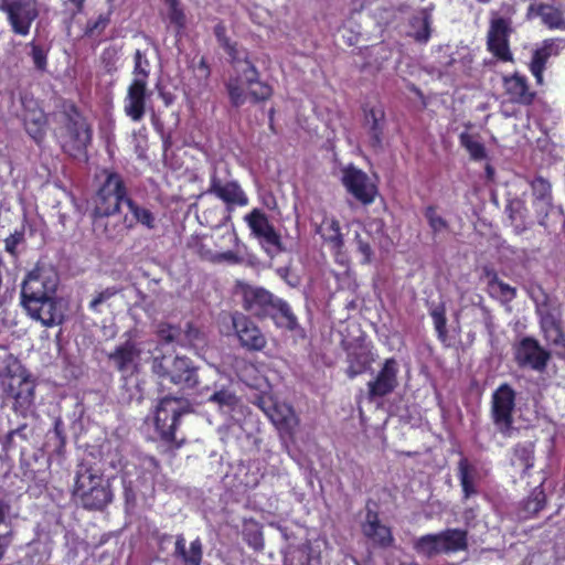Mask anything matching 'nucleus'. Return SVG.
Here are the masks:
<instances>
[{"mask_svg":"<svg viewBox=\"0 0 565 565\" xmlns=\"http://www.w3.org/2000/svg\"><path fill=\"white\" fill-rule=\"evenodd\" d=\"M231 58L235 71L239 70L241 66L249 62L248 53L244 49H239L236 43H231L228 46L223 47Z\"/></svg>","mask_w":565,"mask_h":565,"instance_id":"52","label":"nucleus"},{"mask_svg":"<svg viewBox=\"0 0 565 565\" xmlns=\"http://www.w3.org/2000/svg\"><path fill=\"white\" fill-rule=\"evenodd\" d=\"M385 127L386 119L382 107L379 106L364 109L363 128L367 137L369 146L376 153L383 151Z\"/></svg>","mask_w":565,"mask_h":565,"instance_id":"23","label":"nucleus"},{"mask_svg":"<svg viewBox=\"0 0 565 565\" xmlns=\"http://www.w3.org/2000/svg\"><path fill=\"white\" fill-rule=\"evenodd\" d=\"M205 343L204 333L191 323L181 329L180 347L198 349Z\"/></svg>","mask_w":565,"mask_h":565,"instance_id":"38","label":"nucleus"},{"mask_svg":"<svg viewBox=\"0 0 565 565\" xmlns=\"http://www.w3.org/2000/svg\"><path fill=\"white\" fill-rule=\"evenodd\" d=\"M542 333L546 343L552 347L554 353L559 358H565V334L562 327Z\"/></svg>","mask_w":565,"mask_h":565,"instance_id":"41","label":"nucleus"},{"mask_svg":"<svg viewBox=\"0 0 565 565\" xmlns=\"http://www.w3.org/2000/svg\"><path fill=\"white\" fill-rule=\"evenodd\" d=\"M243 537L244 541L255 551H262L264 548L263 532L257 523L245 525L243 530Z\"/></svg>","mask_w":565,"mask_h":565,"instance_id":"44","label":"nucleus"},{"mask_svg":"<svg viewBox=\"0 0 565 565\" xmlns=\"http://www.w3.org/2000/svg\"><path fill=\"white\" fill-rule=\"evenodd\" d=\"M493 297L501 299L502 302H510L516 297V289L499 280L495 284V295Z\"/></svg>","mask_w":565,"mask_h":565,"instance_id":"56","label":"nucleus"},{"mask_svg":"<svg viewBox=\"0 0 565 565\" xmlns=\"http://www.w3.org/2000/svg\"><path fill=\"white\" fill-rule=\"evenodd\" d=\"M0 10L7 13L14 33L26 35L39 11L35 0H0Z\"/></svg>","mask_w":565,"mask_h":565,"instance_id":"15","label":"nucleus"},{"mask_svg":"<svg viewBox=\"0 0 565 565\" xmlns=\"http://www.w3.org/2000/svg\"><path fill=\"white\" fill-rule=\"evenodd\" d=\"M530 68H531L533 76L535 77L537 84H542L543 83V72H544L545 67L541 66V64L536 62V63H531Z\"/></svg>","mask_w":565,"mask_h":565,"instance_id":"63","label":"nucleus"},{"mask_svg":"<svg viewBox=\"0 0 565 565\" xmlns=\"http://www.w3.org/2000/svg\"><path fill=\"white\" fill-rule=\"evenodd\" d=\"M255 404L265 413L271 423L282 433L292 435L298 426V418L292 407L275 401L270 395L258 396Z\"/></svg>","mask_w":565,"mask_h":565,"instance_id":"16","label":"nucleus"},{"mask_svg":"<svg viewBox=\"0 0 565 565\" xmlns=\"http://www.w3.org/2000/svg\"><path fill=\"white\" fill-rule=\"evenodd\" d=\"M226 88L231 104L234 107H241L246 102L247 94L239 84V77L230 78L226 83Z\"/></svg>","mask_w":565,"mask_h":565,"instance_id":"48","label":"nucleus"},{"mask_svg":"<svg viewBox=\"0 0 565 565\" xmlns=\"http://www.w3.org/2000/svg\"><path fill=\"white\" fill-rule=\"evenodd\" d=\"M109 23L108 14H100L96 20L88 21L86 33L89 35H99Z\"/></svg>","mask_w":565,"mask_h":565,"instance_id":"57","label":"nucleus"},{"mask_svg":"<svg viewBox=\"0 0 565 565\" xmlns=\"http://www.w3.org/2000/svg\"><path fill=\"white\" fill-rule=\"evenodd\" d=\"M190 402L182 397L164 396L156 407L154 426L160 438L174 447H180L181 443L177 440L175 430L180 418L192 412Z\"/></svg>","mask_w":565,"mask_h":565,"instance_id":"6","label":"nucleus"},{"mask_svg":"<svg viewBox=\"0 0 565 565\" xmlns=\"http://www.w3.org/2000/svg\"><path fill=\"white\" fill-rule=\"evenodd\" d=\"M206 193L213 194L222 200L226 204L228 213L233 211L234 205L245 206L248 204V198L237 181L223 183L215 173L211 177Z\"/></svg>","mask_w":565,"mask_h":565,"instance_id":"22","label":"nucleus"},{"mask_svg":"<svg viewBox=\"0 0 565 565\" xmlns=\"http://www.w3.org/2000/svg\"><path fill=\"white\" fill-rule=\"evenodd\" d=\"M46 122V116L42 110L29 111L24 117L25 130L36 142L43 140Z\"/></svg>","mask_w":565,"mask_h":565,"instance_id":"34","label":"nucleus"},{"mask_svg":"<svg viewBox=\"0 0 565 565\" xmlns=\"http://www.w3.org/2000/svg\"><path fill=\"white\" fill-rule=\"evenodd\" d=\"M361 530L363 535L371 541L374 546L387 548L394 543L391 529L380 520L375 502L367 501Z\"/></svg>","mask_w":565,"mask_h":565,"instance_id":"18","label":"nucleus"},{"mask_svg":"<svg viewBox=\"0 0 565 565\" xmlns=\"http://www.w3.org/2000/svg\"><path fill=\"white\" fill-rule=\"evenodd\" d=\"M173 556L181 561L182 565H201L203 561V544L199 537L186 547L182 534L177 535Z\"/></svg>","mask_w":565,"mask_h":565,"instance_id":"27","label":"nucleus"},{"mask_svg":"<svg viewBox=\"0 0 565 565\" xmlns=\"http://www.w3.org/2000/svg\"><path fill=\"white\" fill-rule=\"evenodd\" d=\"M248 94L255 103L267 100L273 95V88L267 83L257 81L253 86H248Z\"/></svg>","mask_w":565,"mask_h":565,"instance_id":"54","label":"nucleus"},{"mask_svg":"<svg viewBox=\"0 0 565 565\" xmlns=\"http://www.w3.org/2000/svg\"><path fill=\"white\" fill-rule=\"evenodd\" d=\"M169 6L168 18L170 23L173 24L178 30H182L185 26V14L181 8L179 0H167Z\"/></svg>","mask_w":565,"mask_h":565,"instance_id":"51","label":"nucleus"},{"mask_svg":"<svg viewBox=\"0 0 565 565\" xmlns=\"http://www.w3.org/2000/svg\"><path fill=\"white\" fill-rule=\"evenodd\" d=\"M476 469L469 463L467 458H461L458 462V478L463 492V498L468 499L478 493L476 487Z\"/></svg>","mask_w":565,"mask_h":565,"instance_id":"33","label":"nucleus"},{"mask_svg":"<svg viewBox=\"0 0 565 565\" xmlns=\"http://www.w3.org/2000/svg\"><path fill=\"white\" fill-rule=\"evenodd\" d=\"M157 334L167 344L175 343L180 345L181 328L178 326L161 322L157 327Z\"/></svg>","mask_w":565,"mask_h":565,"instance_id":"47","label":"nucleus"},{"mask_svg":"<svg viewBox=\"0 0 565 565\" xmlns=\"http://www.w3.org/2000/svg\"><path fill=\"white\" fill-rule=\"evenodd\" d=\"M430 316L433 318L434 326L437 331L439 340L446 342L448 335L446 328L447 319L445 316V309L443 307H437L430 312Z\"/></svg>","mask_w":565,"mask_h":565,"instance_id":"53","label":"nucleus"},{"mask_svg":"<svg viewBox=\"0 0 565 565\" xmlns=\"http://www.w3.org/2000/svg\"><path fill=\"white\" fill-rule=\"evenodd\" d=\"M414 32L412 36L416 42L426 43L431 33V13L429 9H423L419 17L412 19Z\"/></svg>","mask_w":565,"mask_h":565,"instance_id":"35","label":"nucleus"},{"mask_svg":"<svg viewBox=\"0 0 565 565\" xmlns=\"http://www.w3.org/2000/svg\"><path fill=\"white\" fill-rule=\"evenodd\" d=\"M559 43L554 40H546L542 47L534 51L531 63H540L545 67L547 60L558 53Z\"/></svg>","mask_w":565,"mask_h":565,"instance_id":"46","label":"nucleus"},{"mask_svg":"<svg viewBox=\"0 0 565 565\" xmlns=\"http://www.w3.org/2000/svg\"><path fill=\"white\" fill-rule=\"evenodd\" d=\"M141 352L139 343L132 339H127L108 353L107 359L113 367L124 376H128L137 371Z\"/></svg>","mask_w":565,"mask_h":565,"instance_id":"19","label":"nucleus"},{"mask_svg":"<svg viewBox=\"0 0 565 565\" xmlns=\"http://www.w3.org/2000/svg\"><path fill=\"white\" fill-rule=\"evenodd\" d=\"M149 61L141 51L137 50L135 53V67H134V79L132 81H140L143 84L147 85V79L149 76Z\"/></svg>","mask_w":565,"mask_h":565,"instance_id":"50","label":"nucleus"},{"mask_svg":"<svg viewBox=\"0 0 565 565\" xmlns=\"http://www.w3.org/2000/svg\"><path fill=\"white\" fill-rule=\"evenodd\" d=\"M117 56V50L115 47H108L103 52L102 60L107 63V70L111 71V62Z\"/></svg>","mask_w":565,"mask_h":565,"instance_id":"62","label":"nucleus"},{"mask_svg":"<svg viewBox=\"0 0 565 565\" xmlns=\"http://www.w3.org/2000/svg\"><path fill=\"white\" fill-rule=\"evenodd\" d=\"M120 291L119 288L111 286L95 292L88 303V308L96 313L103 312V307H109V301Z\"/></svg>","mask_w":565,"mask_h":565,"instance_id":"40","label":"nucleus"},{"mask_svg":"<svg viewBox=\"0 0 565 565\" xmlns=\"http://www.w3.org/2000/svg\"><path fill=\"white\" fill-rule=\"evenodd\" d=\"M126 205L136 223L141 224L148 230L156 228V216L149 209L138 204L132 199H127Z\"/></svg>","mask_w":565,"mask_h":565,"instance_id":"37","label":"nucleus"},{"mask_svg":"<svg viewBox=\"0 0 565 565\" xmlns=\"http://www.w3.org/2000/svg\"><path fill=\"white\" fill-rule=\"evenodd\" d=\"M533 452L534 446L532 443L516 445L514 448L512 463L519 465L522 467L523 472H526L533 466Z\"/></svg>","mask_w":565,"mask_h":565,"instance_id":"39","label":"nucleus"},{"mask_svg":"<svg viewBox=\"0 0 565 565\" xmlns=\"http://www.w3.org/2000/svg\"><path fill=\"white\" fill-rule=\"evenodd\" d=\"M134 225L135 223L128 222L127 217H124L122 220H107L103 224L104 234L108 241L119 243L125 238Z\"/></svg>","mask_w":565,"mask_h":565,"instance_id":"36","label":"nucleus"},{"mask_svg":"<svg viewBox=\"0 0 565 565\" xmlns=\"http://www.w3.org/2000/svg\"><path fill=\"white\" fill-rule=\"evenodd\" d=\"M540 327L542 332L561 327V321L555 310L547 307H539Z\"/></svg>","mask_w":565,"mask_h":565,"instance_id":"49","label":"nucleus"},{"mask_svg":"<svg viewBox=\"0 0 565 565\" xmlns=\"http://www.w3.org/2000/svg\"><path fill=\"white\" fill-rule=\"evenodd\" d=\"M342 183L358 201L370 204L374 201L376 188L362 170L348 167L342 172Z\"/></svg>","mask_w":565,"mask_h":565,"instance_id":"21","label":"nucleus"},{"mask_svg":"<svg viewBox=\"0 0 565 565\" xmlns=\"http://www.w3.org/2000/svg\"><path fill=\"white\" fill-rule=\"evenodd\" d=\"M22 239H23L22 232H14L10 236H8L4 239L6 250L10 254H14L17 246L22 242Z\"/></svg>","mask_w":565,"mask_h":565,"instance_id":"60","label":"nucleus"},{"mask_svg":"<svg viewBox=\"0 0 565 565\" xmlns=\"http://www.w3.org/2000/svg\"><path fill=\"white\" fill-rule=\"evenodd\" d=\"M552 352L541 345L533 337H524L513 345L514 361L521 369L544 372Z\"/></svg>","mask_w":565,"mask_h":565,"instance_id":"13","label":"nucleus"},{"mask_svg":"<svg viewBox=\"0 0 565 565\" xmlns=\"http://www.w3.org/2000/svg\"><path fill=\"white\" fill-rule=\"evenodd\" d=\"M424 216L431 232L436 235L448 230V222L437 213V207L429 205L424 210Z\"/></svg>","mask_w":565,"mask_h":565,"instance_id":"45","label":"nucleus"},{"mask_svg":"<svg viewBox=\"0 0 565 565\" xmlns=\"http://www.w3.org/2000/svg\"><path fill=\"white\" fill-rule=\"evenodd\" d=\"M147 85L140 81H132L128 87L125 99V113L134 121H140L145 116Z\"/></svg>","mask_w":565,"mask_h":565,"instance_id":"25","label":"nucleus"},{"mask_svg":"<svg viewBox=\"0 0 565 565\" xmlns=\"http://www.w3.org/2000/svg\"><path fill=\"white\" fill-rule=\"evenodd\" d=\"M216 259L227 260L230 263H238L239 257L234 252H225L216 256Z\"/></svg>","mask_w":565,"mask_h":565,"instance_id":"64","label":"nucleus"},{"mask_svg":"<svg viewBox=\"0 0 565 565\" xmlns=\"http://www.w3.org/2000/svg\"><path fill=\"white\" fill-rule=\"evenodd\" d=\"M150 367L158 377L168 380L183 390H196L199 393H204L216 387L214 380L218 375L217 370H201L185 355L156 354L151 359Z\"/></svg>","mask_w":565,"mask_h":565,"instance_id":"2","label":"nucleus"},{"mask_svg":"<svg viewBox=\"0 0 565 565\" xmlns=\"http://www.w3.org/2000/svg\"><path fill=\"white\" fill-rule=\"evenodd\" d=\"M503 86L510 102L520 105L532 104L535 93L530 89L524 76L518 73L512 76H505L503 78Z\"/></svg>","mask_w":565,"mask_h":565,"instance_id":"26","label":"nucleus"},{"mask_svg":"<svg viewBox=\"0 0 565 565\" xmlns=\"http://www.w3.org/2000/svg\"><path fill=\"white\" fill-rule=\"evenodd\" d=\"M515 398L516 393L508 383L501 384L491 396L490 417L495 430L503 437H511L515 431Z\"/></svg>","mask_w":565,"mask_h":565,"instance_id":"9","label":"nucleus"},{"mask_svg":"<svg viewBox=\"0 0 565 565\" xmlns=\"http://www.w3.org/2000/svg\"><path fill=\"white\" fill-rule=\"evenodd\" d=\"M125 445L116 441L109 443L108 449L106 452V461L114 469H120L122 472V486L124 493L127 503H135L138 492L141 491L143 483L147 481L145 477H139L137 480L131 479L132 469L136 468L135 465H130L126 460L125 456Z\"/></svg>","mask_w":565,"mask_h":565,"instance_id":"11","label":"nucleus"},{"mask_svg":"<svg viewBox=\"0 0 565 565\" xmlns=\"http://www.w3.org/2000/svg\"><path fill=\"white\" fill-rule=\"evenodd\" d=\"M398 363L394 358L386 359L375 379L367 382V398L370 402L384 397L398 386Z\"/></svg>","mask_w":565,"mask_h":565,"instance_id":"20","label":"nucleus"},{"mask_svg":"<svg viewBox=\"0 0 565 565\" xmlns=\"http://www.w3.org/2000/svg\"><path fill=\"white\" fill-rule=\"evenodd\" d=\"M214 35L222 47L228 46L232 43L226 35V26L223 22H218L214 26Z\"/></svg>","mask_w":565,"mask_h":565,"instance_id":"61","label":"nucleus"},{"mask_svg":"<svg viewBox=\"0 0 565 565\" xmlns=\"http://www.w3.org/2000/svg\"><path fill=\"white\" fill-rule=\"evenodd\" d=\"M460 143L467 149L471 159L482 160L486 158L487 153L484 146L468 132H462L460 135Z\"/></svg>","mask_w":565,"mask_h":565,"instance_id":"43","label":"nucleus"},{"mask_svg":"<svg viewBox=\"0 0 565 565\" xmlns=\"http://www.w3.org/2000/svg\"><path fill=\"white\" fill-rule=\"evenodd\" d=\"M236 72L247 86H253L254 83L259 81V73L250 61L241 66L239 70H236Z\"/></svg>","mask_w":565,"mask_h":565,"instance_id":"55","label":"nucleus"},{"mask_svg":"<svg viewBox=\"0 0 565 565\" xmlns=\"http://www.w3.org/2000/svg\"><path fill=\"white\" fill-rule=\"evenodd\" d=\"M512 32L513 28L510 18L501 17L497 12L491 13L487 34V47L494 56L505 62L512 60L509 46V38Z\"/></svg>","mask_w":565,"mask_h":565,"instance_id":"14","label":"nucleus"},{"mask_svg":"<svg viewBox=\"0 0 565 565\" xmlns=\"http://www.w3.org/2000/svg\"><path fill=\"white\" fill-rule=\"evenodd\" d=\"M535 12L547 28L565 30V12L562 9L547 3H540Z\"/></svg>","mask_w":565,"mask_h":565,"instance_id":"32","label":"nucleus"},{"mask_svg":"<svg viewBox=\"0 0 565 565\" xmlns=\"http://www.w3.org/2000/svg\"><path fill=\"white\" fill-rule=\"evenodd\" d=\"M348 367L345 373L348 377L354 379L371 369L375 361L372 348L361 342L349 343L345 348Z\"/></svg>","mask_w":565,"mask_h":565,"instance_id":"24","label":"nucleus"},{"mask_svg":"<svg viewBox=\"0 0 565 565\" xmlns=\"http://www.w3.org/2000/svg\"><path fill=\"white\" fill-rule=\"evenodd\" d=\"M467 546V532L459 529H448L437 534H426L416 539L413 543L415 552L427 558L463 551Z\"/></svg>","mask_w":565,"mask_h":565,"instance_id":"8","label":"nucleus"},{"mask_svg":"<svg viewBox=\"0 0 565 565\" xmlns=\"http://www.w3.org/2000/svg\"><path fill=\"white\" fill-rule=\"evenodd\" d=\"M235 334L242 348L247 351H263L267 339L260 328L242 312L235 311L231 316Z\"/></svg>","mask_w":565,"mask_h":565,"instance_id":"17","label":"nucleus"},{"mask_svg":"<svg viewBox=\"0 0 565 565\" xmlns=\"http://www.w3.org/2000/svg\"><path fill=\"white\" fill-rule=\"evenodd\" d=\"M482 278L487 281L488 292L490 296L495 295V284L500 280L497 271L489 266L482 268Z\"/></svg>","mask_w":565,"mask_h":565,"instance_id":"58","label":"nucleus"},{"mask_svg":"<svg viewBox=\"0 0 565 565\" xmlns=\"http://www.w3.org/2000/svg\"><path fill=\"white\" fill-rule=\"evenodd\" d=\"M209 402L215 403L218 405L221 409L233 411L237 404V396L227 390H218L214 391L213 394L209 397Z\"/></svg>","mask_w":565,"mask_h":565,"instance_id":"42","label":"nucleus"},{"mask_svg":"<svg viewBox=\"0 0 565 565\" xmlns=\"http://www.w3.org/2000/svg\"><path fill=\"white\" fill-rule=\"evenodd\" d=\"M4 399L11 401L14 414L26 418L32 412L35 398V382L21 370L8 373L1 381Z\"/></svg>","mask_w":565,"mask_h":565,"instance_id":"7","label":"nucleus"},{"mask_svg":"<svg viewBox=\"0 0 565 565\" xmlns=\"http://www.w3.org/2000/svg\"><path fill=\"white\" fill-rule=\"evenodd\" d=\"M546 505V495L542 486L533 489V491L522 500L518 507L516 515L519 520H529L537 515Z\"/></svg>","mask_w":565,"mask_h":565,"instance_id":"29","label":"nucleus"},{"mask_svg":"<svg viewBox=\"0 0 565 565\" xmlns=\"http://www.w3.org/2000/svg\"><path fill=\"white\" fill-rule=\"evenodd\" d=\"M57 284L58 277L52 267L36 266L28 274L21 287V305L26 313L47 328L61 324L64 320L54 298Z\"/></svg>","mask_w":565,"mask_h":565,"instance_id":"1","label":"nucleus"},{"mask_svg":"<svg viewBox=\"0 0 565 565\" xmlns=\"http://www.w3.org/2000/svg\"><path fill=\"white\" fill-rule=\"evenodd\" d=\"M531 188L537 210L546 216L552 202L551 183L539 177L531 182Z\"/></svg>","mask_w":565,"mask_h":565,"instance_id":"31","label":"nucleus"},{"mask_svg":"<svg viewBox=\"0 0 565 565\" xmlns=\"http://www.w3.org/2000/svg\"><path fill=\"white\" fill-rule=\"evenodd\" d=\"M106 179L97 192L95 215L107 217L120 211V204L126 203L127 188L122 177L116 172L105 171Z\"/></svg>","mask_w":565,"mask_h":565,"instance_id":"10","label":"nucleus"},{"mask_svg":"<svg viewBox=\"0 0 565 565\" xmlns=\"http://www.w3.org/2000/svg\"><path fill=\"white\" fill-rule=\"evenodd\" d=\"M73 499L84 509L102 511L113 501L110 482L95 465L81 461L76 466Z\"/></svg>","mask_w":565,"mask_h":565,"instance_id":"4","label":"nucleus"},{"mask_svg":"<svg viewBox=\"0 0 565 565\" xmlns=\"http://www.w3.org/2000/svg\"><path fill=\"white\" fill-rule=\"evenodd\" d=\"M31 56H32V61L38 70H41V71L45 70L46 54L42 47H40L35 44H32L31 45Z\"/></svg>","mask_w":565,"mask_h":565,"instance_id":"59","label":"nucleus"},{"mask_svg":"<svg viewBox=\"0 0 565 565\" xmlns=\"http://www.w3.org/2000/svg\"><path fill=\"white\" fill-rule=\"evenodd\" d=\"M54 119L57 124L55 135L63 151L74 158L85 156L92 130L75 105L63 103L54 113Z\"/></svg>","mask_w":565,"mask_h":565,"instance_id":"5","label":"nucleus"},{"mask_svg":"<svg viewBox=\"0 0 565 565\" xmlns=\"http://www.w3.org/2000/svg\"><path fill=\"white\" fill-rule=\"evenodd\" d=\"M384 223L380 218H374L370 221L365 228L362 232H356L354 236V241L358 246V250L362 254L363 264H369L372 260L373 250L371 247V234H382L383 233Z\"/></svg>","mask_w":565,"mask_h":565,"instance_id":"28","label":"nucleus"},{"mask_svg":"<svg viewBox=\"0 0 565 565\" xmlns=\"http://www.w3.org/2000/svg\"><path fill=\"white\" fill-rule=\"evenodd\" d=\"M244 218L252 234L259 241L269 256H275L286 250L280 234L275 230L263 211L254 209Z\"/></svg>","mask_w":565,"mask_h":565,"instance_id":"12","label":"nucleus"},{"mask_svg":"<svg viewBox=\"0 0 565 565\" xmlns=\"http://www.w3.org/2000/svg\"><path fill=\"white\" fill-rule=\"evenodd\" d=\"M316 232L320 234L323 241L329 243L337 252L342 249L344 245L343 236L340 232V224L335 218H323Z\"/></svg>","mask_w":565,"mask_h":565,"instance_id":"30","label":"nucleus"},{"mask_svg":"<svg viewBox=\"0 0 565 565\" xmlns=\"http://www.w3.org/2000/svg\"><path fill=\"white\" fill-rule=\"evenodd\" d=\"M236 292L242 298L243 309L252 317L258 320L270 319L277 328L289 331L298 328L297 317L288 302L264 287L238 282Z\"/></svg>","mask_w":565,"mask_h":565,"instance_id":"3","label":"nucleus"}]
</instances>
